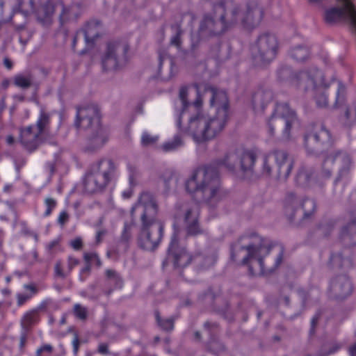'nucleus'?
Here are the masks:
<instances>
[{
    "mask_svg": "<svg viewBox=\"0 0 356 356\" xmlns=\"http://www.w3.org/2000/svg\"><path fill=\"white\" fill-rule=\"evenodd\" d=\"M197 97L193 104L187 101L188 87L179 90L176 106V124L181 129V119L188 115V132L199 143L214 138L225 128L228 118L227 94L207 84L195 83Z\"/></svg>",
    "mask_w": 356,
    "mask_h": 356,
    "instance_id": "nucleus-1",
    "label": "nucleus"
},
{
    "mask_svg": "<svg viewBox=\"0 0 356 356\" xmlns=\"http://www.w3.org/2000/svg\"><path fill=\"white\" fill-rule=\"evenodd\" d=\"M198 208L196 205L187 210L186 213L185 222L188 235H197L201 233V229L198 225Z\"/></svg>",
    "mask_w": 356,
    "mask_h": 356,
    "instance_id": "nucleus-20",
    "label": "nucleus"
},
{
    "mask_svg": "<svg viewBox=\"0 0 356 356\" xmlns=\"http://www.w3.org/2000/svg\"><path fill=\"white\" fill-rule=\"evenodd\" d=\"M122 195L124 199L129 198L132 195V191L131 189L126 190L122 192Z\"/></svg>",
    "mask_w": 356,
    "mask_h": 356,
    "instance_id": "nucleus-58",
    "label": "nucleus"
},
{
    "mask_svg": "<svg viewBox=\"0 0 356 356\" xmlns=\"http://www.w3.org/2000/svg\"><path fill=\"white\" fill-rule=\"evenodd\" d=\"M289 83L303 92L314 91L316 106L319 108L327 106L328 98L325 90L330 83L325 81L323 72L317 68L312 67L293 74L290 77Z\"/></svg>",
    "mask_w": 356,
    "mask_h": 356,
    "instance_id": "nucleus-5",
    "label": "nucleus"
},
{
    "mask_svg": "<svg viewBox=\"0 0 356 356\" xmlns=\"http://www.w3.org/2000/svg\"><path fill=\"white\" fill-rule=\"evenodd\" d=\"M44 169L49 175H52L55 172V165L53 162H47L44 165Z\"/></svg>",
    "mask_w": 356,
    "mask_h": 356,
    "instance_id": "nucleus-49",
    "label": "nucleus"
},
{
    "mask_svg": "<svg viewBox=\"0 0 356 356\" xmlns=\"http://www.w3.org/2000/svg\"><path fill=\"white\" fill-rule=\"evenodd\" d=\"M283 209L285 215L290 219L301 209L304 211V217L307 218L315 211L316 203L313 200L305 198L296 191H291L285 196Z\"/></svg>",
    "mask_w": 356,
    "mask_h": 356,
    "instance_id": "nucleus-11",
    "label": "nucleus"
},
{
    "mask_svg": "<svg viewBox=\"0 0 356 356\" xmlns=\"http://www.w3.org/2000/svg\"><path fill=\"white\" fill-rule=\"evenodd\" d=\"M346 116L350 122H356V104L346 111Z\"/></svg>",
    "mask_w": 356,
    "mask_h": 356,
    "instance_id": "nucleus-43",
    "label": "nucleus"
},
{
    "mask_svg": "<svg viewBox=\"0 0 356 356\" xmlns=\"http://www.w3.org/2000/svg\"><path fill=\"white\" fill-rule=\"evenodd\" d=\"M330 262L333 266L339 268H348L351 266L350 260L348 258H343L340 254L332 255Z\"/></svg>",
    "mask_w": 356,
    "mask_h": 356,
    "instance_id": "nucleus-34",
    "label": "nucleus"
},
{
    "mask_svg": "<svg viewBox=\"0 0 356 356\" xmlns=\"http://www.w3.org/2000/svg\"><path fill=\"white\" fill-rule=\"evenodd\" d=\"M53 346L50 344H42L40 346L35 352V356H42V353H45L51 354L53 352Z\"/></svg>",
    "mask_w": 356,
    "mask_h": 356,
    "instance_id": "nucleus-42",
    "label": "nucleus"
},
{
    "mask_svg": "<svg viewBox=\"0 0 356 356\" xmlns=\"http://www.w3.org/2000/svg\"><path fill=\"white\" fill-rule=\"evenodd\" d=\"M158 140V136H152L147 131H144L141 136V145L143 147L151 146L156 143Z\"/></svg>",
    "mask_w": 356,
    "mask_h": 356,
    "instance_id": "nucleus-36",
    "label": "nucleus"
},
{
    "mask_svg": "<svg viewBox=\"0 0 356 356\" xmlns=\"http://www.w3.org/2000/svg\"><path fill=\"white\" fill-rule=\"evenodd\" d=\"M214 17L204 16L200 31L209 35H220L234 25L245 29L257 26L263 18L264 12L255 1H250L245 9L232 0H226L214 6Z\"/></svg>",
    "mask_w": 356,
    "mask_h": 356,
    "instance_id": "nucleus-3",
    "label": "nucleus"
},
{
    "mask_svg": "<svg viewBox=\"0 0 356 356\" xmlns=\"http://www.w3.org/2000/svg\"><path fill=\"white\" fill-rule=\"evenodd\" d=\"M44 136L33 124L20 129L19 142L28 151L35 150L43 142Z\"/></svg>",
    "mask_w": 356,
    "mask_h": 356,
    "instance_id": "nucleus-14",
    "label": "nucleus"
},
{
    "mask_svg": "<svg viewBox=\"0 0 356 356\" xmlns=\"http://www.w3.org/2000/svg\"><path fill=\"white\" fill-rule=\"evenodd\" d=\"M83 33L85 40L87 44H92L95 38L98 36V25L97 23H88L84 30L76 32L72 42V48L74 49L78 35L81 33Z\"/></svg>",
    "mask_w": 356,
    "mask_h": 356,
    "instance_id": "nucleus-21",
    "label": "nucleus"
},
{
    "mask_svg": "<svg viewBox=\"0 0 356 356\" xmlns=\"http://www.w3.org/2000/svg\"><path fill=\"white\" fill-rule=\"evenodd\" d=\"M73 352L76 354L79 347V339L77 335H75L72 340Z\"/></svg>",
    "mask_w": 356,
    "mask_h": 356,
    "instance_id": "nucleus-50",
    "label": "nucleus"
},
{
    "mask_svg": "<svg viewBox=\"0 0 356 356\" xmlns=\"http://www.w3.org/2000/svg\"><path fill=\"white\" fill-rule=\"evenodd\" d=\"M296 121L295 112L286 103L277 104L270 117L268 127L270 136L274 135V127L284 125L283 137L289 138L291 125Z\"/></svg>",
    "mask_w": 356,
    "mask_h": 356,
    "instance_id": "nucleus-12",
    "label": "nucleus"
},
{
    "mask_svg": "<svg viewBox=\"0 0 356 356\" xmlns=\"http://www.w3.org/2000/svg\"><path fill=\"white\" fill-rule=\"evenodd\" d=\"M13 186L11 184H6L3 187V191L6 193H8L11 191Z\"/></svg>",
    "mask_w": 356,
    "mask_h": 356,
    "instance_id": "nucleus-61",
    "label": "nucleus"
},
{
    "mask_svg": "<svg viewBox=\"0 0 356 356\" xmlns=\"http://www.w3.org/2000/svg\"><path fill=\"white\" fill-rule=\"evenodd\" d=\"M32 83V77L31 75H24L22 74H17L14 76V84L19 88L26 89L29 88Z\"/></svg>",
    "mask_w": 356,
    "mask_h": 356,
    "instance_id": "nucleus-33",
    "label": "nucleus"
},
{
    "mask_svg": "<svg viewBox=\"0 0 356 356\" xmlns=\"http://www.w3.org/2000/svg\"><path fill=\"white\" fill-rule=\"evenodd\" d=\"M9 83H10V81L8 79H5L2 81V86L4 88H8V86H9Z\"/></svg>",
    "mask_w": 356,
    "mask_h": 356,
    "instance_id": "nucleus-62",
    "label": "nucleus"
},
{
    "mask_svg": "<svg viewBox=\"0 0 356 356\" xmlns=\"http://www.w3.org/2000/svg\"><path fill=\"white\" fill-rule=\"evenodd\" d=\"M40 0H17L15 10L27 14L35 10V5Z\"/></svg>",
    "mask_w": 356,
    "mask_h": 356,
    "instance_id": "nucleus-29",
    "label": "nucleus"
},
{
    "mask_svg": "<svg viewBox=\"0 0 356 356\" xmlns=\"http://www.w3.org/2000/svg\"><path fill=\"white\" fill-rule=\"evenodd\" d=\"M79 264V260L72 256H70L67 259V270H64L62 268V264L60 261H57L55 264L54 271L55 274L57 277L65 278L67 277L72 270L74 268H75Z\"/></svg>",
    "mask_w": 356,
    "mask_h": 356,
    "instance_id": "nucleus-23",
    "label": "nucleus"
},
{
    "mask_svg": "<svg viewBox=\"0 0 356 356\" xmlns=\"http://www.w3.org/2000/svg\"><path fill=\"white\" fill-rule=\"evenodd\" d=\"M335 351H336V350H331L327 353H326V354H325L323 355H321V354H318L317 356H328L329 355L334 353Z\"/></svg>",
    "mask_w": 356,
    "mask_h": 356,
    "instance_id": "nucleus-64",
    "label": "nucleus"
},
{
    "mask_svg": "<svg viewBox=\"0 0 356 356\" xmlns=\"http://www.w3.org/2000/svg\"><path fill=\"white\" fill-rule=\"evenodd\" d=\"M334 163L332 155L328 156L324 161L322 170L317 177L318 181H323L329 179L332 175V170L330 169V165Z\"/></svg>",
    "mask_w": 356,
    "mask_h": 356,
    "instance_id": "nucleus-27",
    "label": "nucleus"
},
{
    "mask_svg": "<svg viewBox=\"0 0 356 356\" xmlns=\"http://www.w3.org/2000/svg\"><path fill=\"white\" fill-rule=\"evenodd\" d=\"M332 157L334 162L337 161L340 165L339 175L335 181L336 183L348 175L353 167V161L350 156L343 152H338L334 155H332Z\"/></svg>",
    "mask_w": 356,
    "mask_h": 356,
    "instance_id": "nucleus-19",
    "label": "nucleus"
},
{
    "mask_svg": "<svg viewBox=\"0 0 356 356\" xmlns=\"http://www.w3.org/2000/svg\"><path fill=\"white\" fill-rule=\"evenodd\" d=\"M23 288L26 291V292L18 293L16 295L17 305L18 307L24 305L38 293V289L34 284H24Z\"/></svg>",
    "mask_w": 356,
    "mask_h": 356,
    "instance_id": "nucleus-22",
    "label": "nucleus"
},
{
    "mask_svg": "<svg viewBox=\"0 0 356 356\" xmlns=\"http://www.w3.org/2000/svg\"><path fill=\"white\" fill-rule=\"evenodd\" d=\"M58 243H59V240L58 239H55V240L49 242L47 245V248L49 250H52L56 246H57L58 245Z\"/></svg>",
    "mask_w": 356,
    "mask_h": 356,
    "instance_id": "nucleus-53",
    "label": "nucleus"
},
{
    "mask_svg": "<svg viewBox=\"0 0 356 356\" xmlns=\"http://www.w3.org/2000/svg\"><path fill=\"white\" fill-rule=\"evenodd\" d=\"M155 316L157 321L158 325L161 327V329L170 331L173 330L174 327V320L171 318L161 319L159 312H155Z\"/></svg>",
    "mask_w": 356,
    "mask_h": 356,
    "instance_id": "nucleus-35",
    "label": "nucleus"
},
{
    "mask_svg": "<svg viewBox=\"0 0 356 356\" xmlns=\"http://www.w3.org/2000/svg\"><path fill=\"white\" fill-rule=\"evenodd\" d=\"M157 212V203L153 195L149 192H143L131 209L132 216L139 214L140 216L142 228L138 244L146 250H154L163 236V225L156 221Z\"/></svg>",
    "mask_w": 356,
    "mask_h": 356,
    "instance_id": "nucleus-4",
    "label": "nucleus"
},
{
    "mask_svg": "<svg viewBox=\"0 0 356 356\" xmlns=\"http://www.w3.org/2000/svg\"><path fill=\"white\" fill-rule=\"evenodd\" d=\"M6 140V143L10 145L14 143L15 138L12 135H8V136H7Z\"/></svg>",
    "mask_w": 356,
    "mask_h": 356,
    "instance_id": "nucleus-60",
    "label": "nucleus"
},
{
    "mask_svg": "<svg viewBox=\"0 0 356 356\" xmlns=\"http://www.w3.org/2000/svg\"><path fill=\"white\" fill-rule=\"evenodd\" d=\"M69 220V215L66 211H63L60 213L57 222L61 226L63 227L66 222Z\"/></svg>",
    "mask_w": 356,
    "mask_h": 356,
    "instance_id": "nucleus-46",
    "label": "nucleus"
},
{
    "mask_svg": "<svg viewBox=\"0 0 356 356\" xmlns=\"http://www.w3.org/2000/svg\"><path fill=\"white\" fill-rule=\"evenodd\" d=\"M313 173L310 170L301 168L298 172L296 180L298 185L307 186L310 184Z\"/></svg>",
    "mask_w": 356,
    "mask_h": 356,
    "instance_id": "nucleus-31",
    "label": "nucleus"
},
{
    "mask_svg": "<svg viewBox=\"0 0 356 356\" xmlns=\"http://www.w3.org/2000/svg\"><path fill=\"white\" fill-rule=\"evenodd\" d=\"M291 56L297 61H304L309 57V51L305 47L298 46L291 49Z\"/></svg>",
    "mask_w": 356,
    "mask_h": 356,
    "instance_id": "nucleus-32",
    "label": "nucleus"
},
{
    "mask_svg": "<svg viewBox=\"0 0 356 356\" xmlns=\"http://www.w3.org/2000/svg\"><path fill=\"white\" fill-rule=\"evenodd\" d=\"M255 241L246 245L241 244L240 241L234 244L232 247L231 257L235 260L236 253L245 250L247 254L243 257L241 264L247 265L251 275L256 273H263L264 271L263 259L268 255L272 246L258 236H254Z\"/></svg>",
    "mask_w": 356,
    "mask_h": 356,
    "instance_id": "nucleus-7",
    "label": "nucleus"
},
{
    "mask_svg": "<svg viewBox=\"0 0 356 356\" xmlns=\"http://www.w3.org/2000/svg\"><path fill=\"white\" fill-rule=\"evenodd\" d=\"M27 333L28 331H25L22 330L20 337H19V348L21 352H24L26 341H27Z\"/></svg>",
    "mask_w": 356,
    "mask_h": 356,
    "instance_id": "nucleus-45",
    "label": "nucleus"
},
{
    "mask_svg": "<svg viewBox=\"0 0 356 356\" xmlns=\"http://www.w3.org/2000/svg\"><path fill=\"white\" fill-rule=\"evenodd\" d=\"M278 41L275 35L264 33L250 48L255 65H264L273 60L278 51Z\"/></svg>",
    "mask_w": 356,
    "mask_h": 356,
    "instance_id": "nucleus-9",
    "label": "nucleus"
},
{
    "mask_svg": "<svg viewBox=\"0 0 356 356\" xmlns=\"http://www.w3.org/2000/svg\"><path fill=\"white\" fill-rule=\"evenodd\" d=\"M257 156V149L238 148L228 152L222 160L213 164L197 168L186 182V189L199 202L214 206L225 195L220 188L219 170H233L238 160L243 171L251 170Z\"/></svg>",
    "mask_w": 356,
    "mask_h": 356,
    "instance_id": "nucleus-2",
    "label": "nucleus"
},
{
    "mask_svg": "<svg viewBox=\"0 0 356 356\" xmlns=\"http://www.w3.org/2000/svg\"><path fill=\"white\" fill-rule=\"evenodd\" d=\"M90 272V264L86 263V266L81 268L79 273V280L81 282H84L86 280V277L89 275Z\"/></svg>",
    "mask_w": 356,
    "mask_h": 356,
    "instance_id": "nucleus-44",
    "label": "nucleus"
},
{
    "mask_svg": "<svg viewBox=\"0 0 356 356\" xmlns=\"http://www.w3.org/2000/svg\"><path fill=\"white\" fill-rule=\"evenodd\" d=\"M44 203L46 207L44 216L47 217L51 215L52 211L56 208L57 202L52 197H47L45 198Z\"/></svg>",
    "mask_w": 356,
    "mask_h": 356,
    "instance_id": "nucleus-39",
    "label": "nucleus"
},
{
    "mask_svg": "<svg viewBox=\"0 0 356 356\" xmlns=\"http://www.w3.org/2000/svg\"><path fill=\"white\" fill-rule=\"evenodd\" d=\"M83 259L86 263L91 265L92 263H95L97 266L99 267L102 265L101 260L98 254L95 252H85L83 254Z\"/></svg>",
    "mask_w": 356,
    "mask_h": 356,
    "instance_id": "nucleus-38",
    "label": "nucleus"
},
{
    "mask_svg": "<svg viewBox=\"0 0 356 356\" xmlns=\"http://www.w3.org/2000/svg\"><path fill=\"white\" fill-rule=\"evenodd\" d=\"M131 238V225L125 222L122 230L121 239L124 242H128Z\"/></svg>",
    "mask_w": 356,
    "mask_h": 356,
    "instance_id": "nucleus-41",
    "label": "nucleus"
},
{
    "mask_svg": "<svg viewBox=\"0 0 356 356\" xmlns=\"http://www.w3.org/2000/svg\"><path fill=\"white\" fill-rule=\"evenodd\" d=\"M330 132L324 127H321L318 134H309L305 136V143L306 148L309 150V143L310 142H320L321 140H330Z\"/></svg>",
    "mask_w": 356,
    "mask_h": 356,
    "instance_id": "nucleus-25",
    "label": "nucleus"
},
{
    "mask_svg": "<svg viewBox=\"0 0 356 356\" xmlns=\"http://www.w3.org/2000/svg\"><path fill=\"white\" fill-rule=\"evenodd\" d=\"M105 230H99L96 234V242L97 243L102 241V237L105 235Z\"/></svg>",
    "mask_w": 356,
    "mask_h": 356,
    "instance_id": "nucleus-54",
    "label": "nucleus"
},
{
    "mask_svg": "<svg viewBox=\"0 0 356 356\" xmlns=\"http://www.w3.org/2000/svg\"><path fill=\"white\" fill-rule=\"evenodd\" d=\"M350 352L353 356H356V344L350 348Z\"/></svg>",
    "mask_w": 356,
    "mask_h": 356,
    "instance_id": "nucleus-63",
    "label": "nucleus"
},
{
    "mask_svg": "<svg viewBox=\"0 0 356 356\" xmlns=\"http://www.w3.org/2000/svg\"><path fill=\"white\" fill-rule=\"evenodd\" d=\"M346 95V87L341 82H338V88L336 93L335 104L339 106L344 102Z\"/></svg>",
    "mask_w": 356,
    "mask_h": 356,
    "instance_id": "nucleus-37",
    "label": "nucleus"
},
{
    "mask_svg": "<svg viewBox=\"0 0 356 356\" xmlns=\"http://www.w3.org/2000/svg\"><path fill=\"white\" fill-rule=\"evenodd\" d=\"M72 7H66L61 0H48L43 5L38 13V18L42 23H49L54 13L60 10L59 20L63 24L68 20L72 19Z\"/></svg>",
    "mask_w": 356,
    "mask_h": 356,
    "instance_id": "nucleus-13",
    "label": "nucleus"
},
{
    "mask_svg": "<svg viewBox=\"0 0 356 356\" xmlns=\"http://www.w3.org/2000/svg\"><path fill=\"white\" fill-rule=\"evenodd\" d=\"M40 321L38 312L36 310H31L26 312L21 319L22 330L28 331Z\"/></svg>",
    "mask_w": 356,
    "mask_h": 356,
    "instance_id": "nucleus-24",
    "label": "nucleus"
},
{
    "mask_svg": "<svg viewBox=\"0 0 356 356\" xmlns=\"http://www.w3.org/2000/svg\"><path fill=\"white\" fill-rule=\"evenodd\" d=\"M183 141L181 136L178 134L175 135L172 140L165 142L163 143L161 149L163 152H169L177 149L179 147L183 145Z\"/></svg>",
    "mask_w": 356,
    "mask_h": 356,
    "instance_id": "nucleus-30",
    "label": "nucleus"
},
{
    "mask_svg": "<svg viewBox=\"0 0 356 356\" xmlns=\"http://www.w3.org/2000/svg\"><path fill=\"white\" fill-rule=\"evenodd\" d=\"M273 99V93L270 90L258 89L252 95V107L255 113H262L266 106Z\"/></svg>",
    "mask_w": 356,
    "mask_h": 356,
    "instance_id": "nucleus-18",
    "label": "nucleus"
},
{
    "mask_svg": "<svg viewBox=\"0 0 356 356\" xmlns=\"http://www.w3.org/2000/svg\"><path fill=\"white\" fill-rule=\"evenodd\" d=\"M341 238L343 240L350 242V245L356 244V225L354 222L343 228Z\"/></svg>",
    "mask_w": 356,
    "mask_h": 356,
    "instance_id": "nucleus-28",
    "label": "nucleus"
},
{
    "mask_svg": "<svg viewBox=\"0 0 356 356\" xmlns=\"http://www.w3.org/2000/svg\"><path fill=\"white\" fill-rule=\"evenodd\" d=\"M318 319V316L317 315L314 316L312 318V321H311V324H312L311 332H314V329L316 324L317 323Z\"/></svg>",
    "mask_w": 356,
    "mask_h": 356,
    "instance_id": "nucleus-59",
    "label": "nucleus"
},
{
    "mask_svg": "<svg viewBox=\"0 0 356 356\" xmlns=\"http://www.w3.org/2000/svg\"><path fill=\"white\" fill-rule=\"evenodd\" d=\"M106 276L108 277H109V278L113 277V278H115L116 280H118V278L117 275H116V273L114 270H110V269L106 270Z\"/></svg>",
    "mask_w": 356,
    "mask_h": 356,
    "instance_id": "nucleus-55",
    "label": "nucleus"
},
{
    "mask_svg": "<svg viewBox=\"0 0 356 356\" xmlns=\"http://www.w3.org/2000/svg\"><path fill=\"white\" fill-rule=\"evenodd\" d=\"M168 253L169 257L172 256L173 257L175 267H185L190 264L192 259L184 248H179L176 234L172 236L171 241L168 249Z\"/></svg>",
    "mask_w": 356,
    "mask_h": 356,
    "instance_id": "nucleus-15",
    "label": "nucleus"
},
{
    "mask_svg": "<svg viewBox=\"0 0 356 356\" xmlns=\"http://www.w3.org/2000/svg\"><path fill=\"white\" fill-rule=\"evenodd\" d=\"M117 166L111 159H102L94 163L84 179V190L88 193L101 191L115 175Z\"/></svg>",
    "mask_w": 356,
    "mask_h": 356,
    "instance_id": "nucleus-8",
    "label": "nucleus"
},
{
    "mask_svg": "<svg viewBox=\"0 0 356 356\" xmlns=\"http://www.w3.org/2000/svg\"><path fill=\"white\" fill-rule=\"evenodd\" d=\"M75 125L78 129H91L93 134L90 138V150L103 146L108 138L107 130L100 124V112L95 104H90L77 108Z\"/></svg>",
    "mask_w": 356,
    "mask_h": 356,
    "instance_id": "nucleus-6",
    "label": "nucleus"
},
{
    "mask_svg": "<svg viewBox=\"0 0 356 356\" xmlns=\"http://www.w3.org/2000/svg\"><path fill=\"white\" fill-rule=\"evenodd\" d=\"M3 64H4L5 67H6L7 69H8V70L12 69V67H13V63H12V61H11L9 58H5L3 59Z\"/></svg>",
    "mask_w": 356,
    "mask_h": 356,
    "instance_id": "nucleus-56",
    "label": "nucleus"
},
{
    "mask_svg": "<svg viewBox=\"0 0 356 356\" xmlns=\"http://www.w3.org/2000/svg\"><path fill=\"white\" fill-rule=\"evenodd\" d=\"M331 290L334 293L337 298L342 299L348 296L353 290L352 283L346 275H341L332 281Z\"/></svg>",
    "mask_w": 356,
    "mask_h": 356,
    "instance_id": "nucleus-17",
    "label": "nucleus"
},
{
    "mask_svg": "<svg viewBox=\"0 0 356 356\" xmlns=\"http://www.w3.org/2000/svg\"><path fill=\"white\" fill-rule=\"evenodd\" d=\"M33 125L43 136H44V134L49 131L50 125L49 114L46 113L43 109H41L36 123Z\"/></svg>",
    "mask_w": 356,
    "mask_h": 356,
    "instance_id": "nucleus-26",
    "label": "nucleus"
},
{
    "mask_svg": "<svg viewBox=\"0 0 356 356\" xmlns=\"http://www.w3.org/2000/svg\"><path fill=\"white\" fill-rule=\"evenodd\" d=\"M180 35H181V30L179 27L177 28V32L175 35H174L170 41V43L175 46H177V47L180 45Z\"/></svg>",
    "mask_w": 356,
    "mask_h": 356,
    "instance_id": "nucleus-48",
    "label": "nucleus"
},
{
    "mask_svg": "<svg viewBox=\"0 0 356 356\" xmlns=\"http://www.w3.org/2000/svg\"><path fill=\"white\" fill-rule=\"evenodd\" d=\"M71 247L75 250H79L82 248L83 243L82 240L80 237H77L70 241Z\"/></svg>",
    "mask_w": 356,
    "mask_h": 356,
    "instance_id": "nucleus-47",
    "label": "nucleus"
},
{
    "mask_svg": "<svg viewBox=\"0 0 356 356\" xmlns=\"http://www.w3.org/2000/svg\"><path fill=\"white\" fill-rule=\"evenodd\" d=\"M122 48L124 54L128 51V46L118 42H109L107 44V50L106 54L102 58V67L104 70H114L119 67L118 62L115 56V51Z\"/></svg>",
    "mask_w": 356,
    "mask_h": 356,
    "instance_id": "nucleus-16",
    "label": "nucleus"
},
{
    "mask_svg": "<svg viewBox=\"0 0 356 356\" xmlns=\"http://www.w3.org/2000/svg\"><path fill=\"white\" fill-rule=\"evenodd\" d=\"M293 168V162L288 160L284 151L275 150L263 159V173L271 175L273 172L278 179H287Z\"/></svg>",
    "mask_w": 356,
    "mask_h": 356,
    "instance_id": "nucleus-10",
    "label": "nucleus"
},
{
    "mask_svg": "<svg viewBox=\"0 0 356 356\" xmlns=\"http://www.w3.org/2000/svg\"><path fill=\"white\" fill-rule=\"evenodd\" d=\"M98 352L102 355H106L108 353V347L106 343H100L98 346Z\"/></svg>",
    "mask_w": 356,
    "mask_h": 356,
    "instance_id": "nucleus-51",
    "label": "nucleus"
},
{
    "mask_svg": "<svg viewBox=\"0 0 356 356\" xmlns=\"http://www.w3.org/2000/svg\"><path fill=\"white\" fill-rule=\"evenodd\" d=\"M278 248L280 249V253L275 260L276 266H279L282 263L284 254L282 247L281 245H279Z\"/></svg>",
    "mask_w": 356,
    "mask_h": 356,
    "instance_id": "nucleus-52",
    "label": "nucleus"
},
{
    "mask_svg": "<svg viewBox=\"0 0 356 356\" xmlns=\"http://www.w3.org/2000/svg\"><path fill=\"white\" fill-rule=\"evenodd\" d=\"M74 312L75 316L81 320H85L88 316V310L86 307L79 304H76L74 307Z\"/></svg>",
    "mask_w": 356,
    "mask_h": 356,
    "instance_id": "nucleus-40",
    "label": "nucleus"
},
{
    "mask_svg": "<svg viewBox=\"0 0 356 356\" xmlns=\"http://www.w3.org/2000/svg\"><path fill=\"white\" fill-rule=\"evenodd\" d=\"M128 168V170L130 172V176H129V181L131 184L133 183V181H134V168H133L131 165H128L127 166Z\"/></svg>",
    "mask_w": 356,
    "mask_h": 356,
    "instance_id": "nucleus-57",
    "label": "nucleus"
}]
</instances>
